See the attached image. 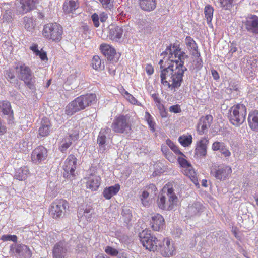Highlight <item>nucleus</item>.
Instances as JSON below:
<instances>
[{"label":"nucleus","instance_id":"1","mask_svg":"<svg viewBox=\"0 0 258 258\" xmlns=\"http://www.w3.org/2000/svg\"><path fill=\"white\" fill-rule=\"evenodd\" d=\"M161 55H168V59L172 63L160 70L161 84L171 90L175 91L181 85L183 74L187 71L184 66V60L188 57L181 51L177 45L174 44L168 46Z\"/></svg>","mask_w":258,"mask_h":258},{"label":"nucleus","instance_id":"2","mask_svg":"<svg viewBox=\"0 0 258 258\" xmlns=\"http://www.w3.org/2000/svg\"><path fill=\"white\" fill-rule=\"evenodd\" d=\"M96 99L95 94L91 93L81 95L67 106L65 110L66 113L68 115H72L76 112L84 109L91 105L95 101Z\"/></svg>","mask_w":258,"mask_h":258},{"label":"nucleus","instance_id":"3","mask_svg":"<svg viewBox=\"0 0 258 258\" xmlns=\"http://www.w3.org/2000/svg\"><path fill=\"white\" fill-rule=\"evenodd\" d=\"M178 198L172 188L164 186L159 196L158 205L160 209L171 210L177 205Z\"/></svg>","mask_w":258,"mask_h":258},{"label":"nucleus","instance_id":"4","mask_svg":"<svg viewBox=\"0 0 258 258\" xmlns=\"http://www.w3.org/2000/svg\"><path fill=\"white\" fill-rule=\"evenodd\" d=\"M246 114V106L243 104L237 103L229 109L228 118L232 124L239 126L245 121Z\"/></svg>","mask_w":258,"mask_h":258},{"label":"nucleus","instance_id":"5","mask_svg":"<svg viewBox=\"0 0 258 258\" xmlns=\"http://www.w3.org/2000/svg\"><path fill=\"white\" fill-rule=\"evenodd\" d=\"M132 123L130 115H120L114 119L111 128L115 133L127 134L132 131Z\"/></svg>","mask_w":258,"mask_h":258},{"label":"nucleus","instance_id":"6","mask_svg":"<svg viewBox=\"0 0 258 258\" xmlns=\"http://www.w3.org/2000/svg\"><path fill=\"white\" fill-rule=\"evenodd\" d=\"M15 70L18 78L24 81L30 89L35 90V77L30 68L25 64H21L16 66Z\"/></svg>","mask_w":258,"mask_h":258},{"label":"nucleus","instance_id":"7","mask_svg":"<svg viewBox=\"0 0 258 258\" xmlns=\"http://www.w3.org/2000/svg\"><path fill=\"white\" fill-rule=\"evenodd\" d=\"M62 27L56 23H48L44 26L43 35L49 40L59 42L62 39Z\"/></svg>","mask_w":258,"mask_h":258},{"label":"nucleus","instance_id":"8","mask_svg":"<svg viewBox=\"0 0 258 258\" xmlns=\"http://www.w3.org/2000/svg\"><path fill=\"white\" fill-rule=\"evenodd\" d=\"M69 207L67 201L63 199L56 200L51 205L50 214L55 219L62 217L65 214L66 209Z\"/></svg>","mask_w":258,"mask_h":258},{"label":"nucleus","instance_id":"9","mask_svg":"<svg viewBox=\"0 0 258 258\" xmlns=\"http://www.w3.org/2000/svg\"><path fill=\"white\" fill-rule=\"evenodd\" d=\"M139 237L143 246L150 251H155L158 249L157 239L149 233L148 231H143Z\"/></svg>","mask_w":258,"mask_h":258},{"label":"nucleus","instance_id":"10","mask_svg":"<svg viewBox=\"0 0 258 258\" xmlns=\"http://www.w3.org/2000/svg\"><path fill=\"white\" fill-rule=\"evenodd\" d=\"M37 0H16L15 12L17 15L24 14L34 10Z\"/></svg>","mask_w":258,"mask_h":258},{"label":"nucleus","instance_id":"11","mask_svg":"<svg viewBox=\"0 0 258 258\" xmlns=\"http://www.w3.org/2000/svg\"><path fill=\"white\" fill-rule=\"evenodd\" d=\"M77 158L74 155H70L66 159L63 165V169L66 173L63 176L71 178V176H74V172L76 169Z\"/></svg>","mask_w":258,"mask_h":258},{"label":"nucleus","instance_id":"12","mask_svg":"<svg viewBox=\"0 0 258 258\" xmlns=\"http://www.w3.org/2000/svg\"><path fill=\"white\" fill-rule=\"evenodd\" d=\"M158 244L157 249L160 251L163 256L169 257L174 254L175 247L170 239L165 238L162 243H159Z\"/></svg>","mask_w":258,"mask_h":258},{"label":"nucleus","instance_id":"13","mask_svg":"<svg viewBox=\"0 0 258 258\" xmlns=\"http://www.w3.org/2000/svg\"><path fill=\"white\" fill-rule=\"evenodd\" d=\"M47 155L46 148L42 146H39L32 151L31 159L34 163L38 164L46 160Z\"/></svg>","mask_w":258,"mask_h":258},{"label":"nucleus","instance_id":"14","mask_svg":"<svg viewBox=\"0 0 258 258\" xmlns=\"http://www.w3.org/2000/svg\"><path fill=\"white\" fill-rule=\"evenodd\" d=\"M247 31L253 34H258V16L249 14L243 22Z\"/></svg>","mask_w":258,"mask_h":258},{"label":"nucleus","instance_id":"15","mask_svg":"<svg viewBox=\"0 0 258 258\" xmlns=\"http://www.w3.org/2000/svg\"><path fill=\"white\" fill-rule=\"evenodd\" d=\"M10 250L16 256H23L26 258H30L32 256L30 249L25 245L14 244L11 245Z\"/></svg>","mask_w":258,"mask_h":258},{"label":"nucleus","instance_id":"16","mask_svg":"<svg viewBox=\"0 0 258 258\" xmlns=\"http://www.w3.org/2000/svg\"><path fill=\"white\" fill-rule=\"evenodd\" d=\"M68 251V246L64 241H59L53 246V258H66Z\"/></svg>","mask_w":258,"mask_h":258},{"label":"nucleus","instance_id":"17","mask_svg":"<svg viewBox=\"0 0 258 258\" xmlns=\"http://www.w3.org/2000/svg\"><path fill=\"white\" fill-rule=\"evenodd\" d=\"M213 120V117L211 115L202 116L197 124V131L200 135H202L208 131Z\"/></svg>","mask_w":258,"mask_h":258},{"label":"nucleus","instance_id":"18","mask_svg":"<svg viewBox=\"0 0 258 258\" xmlns=\"http://www.w3.org/2000/svg\"><path fill=\"white\" fill-rule=\"evenodd\" d=\"M232 172L230 167L223 165L219 167L217 169L212 170L211 174L217 179L220 180H225Z\"/></svg>","mask_w":258,"mask_h":258},{"label":"nucleus","instance_id":"19","mask_svg":"<svg viewBox=\"0 0 258 258\" xmlns=\"http://www.w3.org/2000/svg\"><path fill=\"white\" fill-rule=\"evenodd\" d=\"M109 37L110 39L117 42L120 41L123 34L121 27L114 25L109 26Z\"/></svg>","mask_w":258,"mask_h":258},{"label":"nucleus","instance_id":"20","mask_svg":"<svg viewBox=\"0 0 258 258\" xmlns=\"http://www.w3.org/2000/svg\"><path fill=\"white\" fill-rule=\"evenodd\" d=\"M79 134L78 132L70 134L69 136L63 138L60 143L59 149L62 152H65L72 144V141H75L78 139Z\"/></svg>","mask_w":258,"mask_h":258},{"label":"nucleus","instance_id":"21","mask_svg":"<svg viewBox=\"0 0 258 258\" xmlns=\"http://www.w3.org/2000/svg\"><path fill=\"white\" fill-rule=\"evenodd\" d=\"M111 130L108 127L102 128L99 133L97 138V144L99 145V151L104 152L105 150V143L106 140V135L110 132Z\"/></svg>","mask_w":258,"mask_h":258},{"label":"nucleus","instance_id":"22","mask_svg":"<svg viewBox=\"0 0 258 258\" xmlns=\"http://www.w3.org/2000/svg\"><path fill=\"white\" fill-rule=\"evenodd\" d=\"M212 148L214 151H219L221 154L225 158H229L231 155L228 148L223 142L218 141L214 142Z\"/></svg>","mask_w":258,"mask_h":258},{"label":"nucleus","instance_id":"23","mask_svg":"<svg viewBox=\"0 0 258 258\" xmlns=\"http://www.w3.org/2000/svg\"><path fill=\"white\" fill-rule=\"evenodd\" d=\"M101 183V178L96 175H91L87 179L86 187L92 191H96Z\"/></svg>","mask_w":258,"mask_h":258},{"label":"nucleus","instance_id":"24","mask_svg":"<svg viewBox=\"0 0 258 258\" xmlns=\"http://www.w3.org/2000/svg\"><path fill=\"white\" fill-rule=\"evenodd\" d=\"M151 224L154 230L159 231L165 225L164 219L161 215L156 214L152 216Z\"/></svg>","mask_w":258,"mask_h":258},{"label":"nucleus","instance_id":"25","mask_svg":"<svg viewBox=\"0 0 258 258\" xmlns=\"http://www.w3.org/2000/svg\"><path fill=\"white\" fill-rule=\"evenodd\" d=\"M100 49L103 55L108 60H112L116 55V51L114 48L106 44H102L100 46Z\"/></svg>","mask_w":258,"mask_h":258},{"label":"nucleus","instance_id":"26","mask_svg":"<svg viewBox=\"0 0 258 258\" xmlns=\"http://www.w3.org/2000/svg\"><path fill=\"white\" fill-rule=\"evenodd\" d=\"M248 123L252 130L258 132V110H255L249 112Z\"/></svg>","mask_w":258,"mask_h":258},{"label":"nucleus","instance_id":"27","mask_svg":"<svg viewBox=\"0 0 258 258\" xmlns=\"http://www.w3.org/2000/svg\"><path fill=\"white\" fill-rule=\"evenodd\" d=\"M50 127L51 124L49 119L46 117L43 118L39 129V135L42 137L48 136L50 132Z\"/></svg>","mask_w":258,"mask_h":258},{"label":"nucleus","instance_id":"28","mask_svg":"<svg viewBox=\"0 0 258 258\" xmlns=\"http://www.w3.org/2000/svg\"><path fill=\"white\" fill-rule=\"evenodd\" d=\"M140 8L147 12L153 11L156 7V0H138Z\"/></svg>","mask_w":258,"mask_h":258},{"label":"nucleus","instance_id":"29","mask_svg":"<svg viewBox=\"0 0 258 258\" xmlns=\"http://www.w3.org/2000/svg\"><path fill=\"white\" fill-rule=\"evenodd\" d=\"M208 141L203 138L199 142V144L195 150V154L199 157H205L207 153V145Z\"/></svg>","mask_w":258,"mask_h":258},{"label":"nucleus","instance_id":"30","mask_svg":"<svg viewBox=\"0 0 258 258\" xmlns=\"http://www.w3.org/2000/svg\"><path fill=\"white\" fill-rule=\"evenodd\" d=\"M120 185L118 184L106 187L103 190V195L106 199H110L112 196L118 193L120 190Z\"/></svg>","mask_w":258,"mask_h":258},{"label":"nucleus","instance_id":"31","mask_svg":"<svg viewBox=\"0 0 258 258\" xmlns=\"http://www.w3.org/2000/svg\"><path fill=\"white\" fill-rule=\"evenodd\" d=\"M203 210V205L199 202H195L188 207L187 212L189 216H194L200 215Z\"/></svg>","mask_w":258,"mask_h":258},{"label":"nucleus","instance_id":"32","mask_svg":"<svg viewBox=\"0 0 258 258\" xmlns=\"http://www.w3.org/2000/svg\"><path fill=\"white\" fill-rule=\"evenodd\" d=\"M185 43L188 48L192 51V54L196 57H200V53L198 51V47L194 40L190 36L185 38Z\"/></svg>","mask_w":258,"mask_h":258},{"label":"nucleus","instance_id":"33","mask_svg":"<svg viewBox=\"0 0 258 258\" xmlns=\"http://www.w3.org/2000/svg\"><path fill=\"white\" fill-rule=\"evenodd\" d=\"M23 24L27 31L31 32L36 25L35 19L33 17L25 16L23 18Z\"/></svg>","mask_w":258,"mask_h":258},{"label":"nucleus","instance_id":"34","mask_svg":"<svg viewBox=\"0 0 258 258\" xmlns=\"http://www.w3.org/2000/svg\"><path fill=\"white\" fill-rule=\"evenodd\" d=\"M79 7L77 3L75 0H66L64 3L63 9L64 12L67 14L73 13Z\"/></svg>","mask_w":258,"mask_h":258},{"label":"nucleus","instance_id":"35","mask_svg":"<svg viewBox=\"0 0 258 258\" xmlns=\"http://www.w3.org/2000/svg\"><path fill=\"white\" fill-rule=\"evenodd\" d=\"M29 169L27 166H23L17 169L15 174V177L19 180H24L28 176Z\"/></svg>","mask_w":258,"mask_h":258},{"label":"nucleus","instance_id":"36","mask_svg":"<svg viewBox=\"0 0 258 258\" xmlns=\"http://www.w3.org/2000/svg\"><path fill=\"white\" fill-rule=\"evenodd\" d=\"M0 112H2L4 115H10L11 116L13 114V112L9 102L7 101L0 102Z\"/></svg>","mask_w":258,"mask_h":258},{"label":"nucleus","instance_id":"37","mask_svg":"<svg viewBox=\"0 0 258 258\" xmlns=\"http://www.w3.org/2000/svg\"><path fill=\"white\" fill-rule=\"evenodd\" d=\"M93 212V209L90 207H86L85 209H80L79 210L78 215L79 216L85 217L87 221H90L91 220V215Z\"/></svg>","mask_w":258,"mask_h":258},{"label":"nucleus","instance_id":"38","mask_svg":"<svg viewBox=\"0 0 258 258\" xmlns=\"http://www.w3.org/2000/svg\"><path fill=\"white\" fill-rule=\"evenodd\" d=\"M178 141L181 145L186 147L189 146L192 143V137L191 135H182L179 137Z\"/></svg>","mask_w":258,"mask_h":258},{"label":"nucleus","instance_id":"39","mask_svg":"<svg viewBox=\"0 0 258 258\" xmlns=\"http://www.w3.org/2000/svg\"><path fill=\"white\" fill-rule=\"evenodd\" d=\"M214 9L210 5H207L204 9L205 17L207 19L208 23L211 22L213 16Z\"/></svg>","mask_w":258,"mask_h":258},{"label":"nucleus","instance_id":"40","mask_svg":"<svg viewBox=\"0 0 258 258\" xmlns=\"http://www.w3.org/2000/svg\"><path fill=\"white\" fill-rule=\"evenodd\" d=\"M92 65L95 70H102L104 68V63H102L101 59L98 55L94 56L92 58Z\"/></svg>","mask_w":258,"mask_h":258},{"label":"nucleus","instance_id":"41","mask_svg":"<svg viewBox=\"0 0 258 258\" xmlns=\"http://www.w3.org/2000/svg\"><path fill=\"white\" fill-rule=\"evenodd\" d=\"M6 6L7 7L6 8H4V10L5 11L3 15L2 19L4 21L9 22L13 20L14 15L12 14V10L8 7L9 5L7 4Z\"/></svg>","mask_w":258,"mask_h":258},{"label":"nucleus","instance_id":"42","mask_svg":"<svg viewBox=\"0 0 258 258\" xmlns=\"http://www.w3.org/2000/svg\"><path fill=\"white\" fill-rule=\"evenodd\" d=\"M220 6L225 10H230L236 0H218Z\"/></svg>","mask_w":258,"mask_h":258},{"label":"nucleus","instance_id":"43","mask_svg":"<svg viewBox=\"0 0 258 258\" xmlns=\"http://www.w3.org/2000/svg\"><path fill=\"white\" fill-rule=\"evenodd\" d=\"M166 142V144L175 154L182 155L185 156V155L180 151L179 148L174 144V143L170 139H167Z\"/></svg>","mask_w":258,"mask_h":258},{"label":"nucleus","instance_id":"44","mask_svg":"<svg viewBox=\"0 0 258 258\" xmlns=\"http://www.w3.org/2000/svg\"><path fill=\"white\" fill-rule=\"evenodd\" d=\"M122 215L124 222L127 224L132 218L131 210L128 209H123L122 211Z\"/></svg>","mask_w":258,"mask_h":258},{"label":"nucleus","instance_id":"45","mask_svg":"<svg viewBox=\"0 0 258 258\" xmlns=\"http://www.w3.org/2000/svg\"><path fill=\"white\" fill-rule=\"evenodd\" d=\"M145 117L146 118V120L148 122L149 127L150 128L151 131L152 132H155V122L153 120L152 117L149 113L147 112L146 113Z\"/></svg>","mask_w":258,"mask_h":258},{"label":"nucleus","instance_id":"46","mask_svg":"<svg viewBox=\"0 0 258 258\" xmlns=\"http://www.w3.org/2000/svg\"><path fill=\"white\" fill-rule=\"evenodd\" d=\"M180 155L181 156L178 157V161L180 166L184 168L190 167L191 164L184 158L185 156Z\"/></svg>","mask_w":258,"mask_h":258},{"label":"nucleus","instance_id":"47","mask_svg":"<svg viewBox=\"0 0 258 258\" xmlns=\"http://www.w3.org/2000/svg\"><path fill=\"white\" fill-rule=\"evenodd\" d=\"M103 7L105 9H111L113 7L114 0H98Z\"/></svg>","mask_w":258,"mask_h":258},{"label":"nucleus","instance_id":"48","mask_svg":"<svg viewBox=\"0 0 258 258\" xmlns=\"http://www.w3.org/2000/svg\"><path fill=\"white\" fill-rule=\"evenodd\" d=\"M105 251L107 254L112 256H116L118 254V251L117 249L109 246L105 247Z\"/></svg>","mask_w":258,"mask_h":258},{"label":"nucleus","instance_id":"49","mask_svg":"<svg viewBox=\"0 0 258 258\" xmlns=\"http://www.w3.org/2000/svg\"><path fill=\"white\" fill-rule=\"evenodd\" d=\"M1 239L3 241H12L13 242H16L17 240V237L15 235H4L2 236Z\"/></svg>","mask_w":258,"mask_h":258},{"label":"nucleus","instance_id":"50","mask_svg":"<svg viewBox=\"0 0 258 258\" xmlns=\"http://www.w3.org/2000/svg\"><path fill=\"white\" fill-rule=\"evenodd\" d=\"M194 64L195 67L193 69H195L197 71L200 70L203 67V61L202 59L200 58V57H197V58L194 61Z\"/></svg>","mask_w":258,"mask_h":258},{"label":"nucleus","instance_id":"51","mask_svg":"<svg viewBox=\"0 0 258 258\" xmlns=\"http://www.w3.org/2000/svg\"><path fill=\"white\" fill-rule=\"evenodd\" d=\"M149 194L147 191H144L141 196V200L142 202V204L146 206L149 204L147 198H148Z\"/></svg>","mask_w":258,"mask_h":258},{"label":"nucleus","instance_id":"52","mask_svg":"<svg viewBox=\"0 0 258 258\" xmlns=\"http://www.w3.org/2000/svg\"><path fill=\"white\" fill-rule=\"evenodd\" d=\"M124 97L127 99V100L132 104H136L137 102L136 98L133 97V95L128 93L127 91H125L124 92Z\"/></svg>","mask_w":258,"mask_h":258},{"label":"nucleus","instance_id":"53","mask_svg":"<svg viewBox=\"0 0 258 258\" xmlns=\"http://www.w3.org/2000/svg\"><path fill=\"white\" fill-rule=\"evenodd\" d=\"M169 111L175 113H179L181 111L180 106L178 105L171 106L169 107Z\"/></svg>","mask_w":258,"mask_h":258},{"label":"nucleus","instance_id":"54","mask_svg":"<svg viewBox=\"0 0 258 258\" xmlns=\"http://www.w3.org/2000/svg\"><path fill=\"white\" fill-rule=\"evenodd\" d=\"M151 96L155 102L157 104V105L161 104V99L160 98L158 93H154L152 94Z\"/></svg>","mask_w":258,"mask_h":258},{"label":"nucleus","instance_id":"55","mask_svg":"<svg viewBox=\"0 0 258 258\" xmlns=\"http://www.w3.org/2000/svg\"><path fill=\"white\" fill-rule=\"evenodd\" d=\"M92 19L94 25L96 27H97L99 25V17L96 14H94L92 15Z\"/></svg>","mask_w":258,"mask_h":258},{"label":"nucleus","instance_id":"56","mask_svg":"<svg viewBox=\"0 0 258 258\" xmlns=\"http://www.w3.org/2000/svg\"><path fill=\"white\" fill-rule=\"evenodd\" d=\"M36 55L39 56L42 60H47L46 53L45 51H37Z\"/></svg>","mask_w":258,"mask_h":258},{"label":"nucleus","instance_id":"57","mask_svg":"<svg viewBox=\"0 0 258 258\" xmlns=\"http://www.w3.org/2000/svg\"><path fill=\"white\" fill-rule=\"evenodd\" d=\"M5 77L7 79H13L15 78L14 73L10 70H6L5 73Z\"/></svg>","mask_w":258,"mask_h":258},{"label":"nucleus","instance_id":"58","mask_svg":"<svg viewBox=\"0 0 258 258\" xmlns=\"http://www.w3.org/2000/svg\"><path fill=\"white\" fill-rule=\"evenodd\" d=\"M6 132V127L5 126V123L0 118V135L4 134Z\"/></svg>","mask_w":258,"mask_h":258},{"label":"nucleus","instance_id":"59","mask_svg":"<svg viewBox=\"0 0 258 258\" xmlns=\"http://www.w3.org/2000/svg\"><path fill=\"white\" fill-rule=\"evenodd\" d=\"M165 155L166 158L170 162H174V161L175 160V158L171 152H170L168 153L167 154H165Z\"/></svg>","mask_w":258,"mask_h":258},{"label":"nucleus","instance_id":"60","mask_svg":"<svg viewBox=\"0 0 258 258\" xmlns=\"http://www.w3.org/2000/svg\"><path fill=\"white\" fill-rule=\"evenodd\" d=\"M108 18L107 14L104 12H102L100 14V17L99 19H100V21L102 22H104L106 21L107 19Z\"/></svg>","mask_w":258,"mask_h":258},{"label":"nucleus","instance_id":"61","mask_svg":"<svg viewBox=\"0 0 258 258\" xmlns=\"http://www.w3.org/2000/svg\"><path fill=\"white\" fill-rule=\"evenodd\" d=\"M146 71L149 75H152L154 73V69L151 65H147L146 67Z\"/></svg>","mask_w":258,"mask_h":258},{"label":"nucleus","instance_id":"62","mask_svg":"<svg viewBox=\"0 0 258 258\" xmlns=\"http://www.w3.org/2000/svg\"><path fill=\"white\" fill-rule=\"evenodd\" d=\"M230 49L229 50V52L233 54L237 51V48L236 47V45L234 43H231L230 46Z\"/></svg>","mask_w":258,"mask_h":258},{"label":"nucleus","instance_id":"63","mask_svg":"<svg viewBox=\"0 0 258 258\" xmlns=\"http://www.w3.org/2000/svg\"><path fill=\"white\" fill-rule=\"evenodd\" d=\"M161 151L165 155L168 153L170 152L168 147L166 145H162L161 146Z\"/></svg>","mask_w":258,"mask_h":258},{"label":"nucleus","instance_id":"64","mask_svg":"<svg viewBox=\"0 0 258 258\" xmlns=\"http://www.w3.org/2000/svg\"><path fill=\"white\" fill-rule=\"evenodd\" d=\"M211 73L212 76L215 80H217L219 78V74L216 70H212Z\"/></svg>","mask_w":258,"mask_h":258}]
</instances>
